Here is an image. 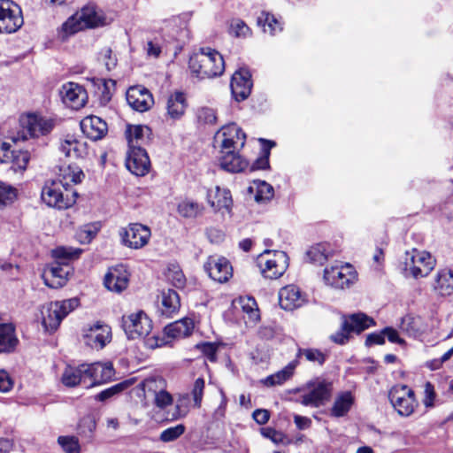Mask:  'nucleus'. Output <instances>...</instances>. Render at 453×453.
Segmentation results:
<instances>
[{"label":"nucleus","mask_w":453,"mask_h":453,"mask_svg":"<svg viewBox=\"0 0 453 453\" xmlns=\"http://www.w3.org/2000/svg\"><path fill=\"white\" fill-rule=\"evenodd\" d=\"M202 207L191 201H183L178 205V212L185 218H195L201 212Z\"/></svg>","instance_id":"52"},{"label":"nucleus","mask_w":453,"mask_h":453,"mask_svg":"<svg viewBox=\"0 0 453 453\" xmlns=\"http://www.w3.org/2000/svg\"><path fill=\"white\" fill-rule=\"evenodd\" d=\"M127 388V382H120L118 384H115L100 393H98L95 399L100 402H105L119 394H121L126 388Z\"/></svg>","instance_id":"47"},{"label":"nucleus","mask_w":453,"mask_h":453,"mask_svg":"<svg viewBox=\"0 0 453 453\" xmlns=\"http://www.w3.org/2000/svg\"><path fill=\"white\" fill-rule=\"evenodd\" d=\"M140 388L143 393V396L151 395L155 391L161 389L162 388H167L166 380L160 376H150L144 379L140 383Z\"/></svg>","instance_id":"42"},{"label":"nucleus","mask_w":453,"mask_h":453,"mask_svg":"<svg viewBox=\"0 0 453 453\" xmlns=\"http://www.w3.org/2000/svg\"><path fill=\"white\" fill-rule=\"evenodd\" d=\"M54 303H58L59 307V313L62 318H65L71 311H73L79 305V300L77 298H71L63 301H56Z\"/></svg>","instance_id":"59"},{"label":"nucleus","mask_w":453,"mask_h":453,"mask_svg":"<svg viewBox=\"0 0 453 453\" xmlns=\"http://www.w3.org/2000/svg\"><path fill=\"white\" fill-rule=\"evenodd\" d=\"M59 150L72 158H84L88 153L87 142L73 134H66L60 141Z\"/></svg>","instance_id":"22"},{"label":"nucleus","mask_w":453,"mask_h":453,"mask_svg":"<svg viewBox=\"0 0 453 453\" xmlns=\"http://www.w3.org/2000/svg\"><path fill=\"white\" fill-rule=\"evenodd\" d=\"M60 96L63 103L74 110L83 107L88 99L86 90L75 82H67L62 85Z\"/></svg>","instance_id":"17"},{"label":"nucleus","mask_w":453,"mask_h":453,"mask_svg":"<svg viewBox=\"0 0 453 453\" xmlns=\"http://www.w3.org/2000/svg\"><path fill=\"white\" fill-rule=\"evenodd\" d=\"M425 398L423 400V403L426 407H433L434 406V401L435 398V392H434V385L427 381L425 384Z\"/></svg>","instance_id":"64"},{"label":"nucleus","mask_w":453,"mask_h":453,"mask_svg":"<svg viewBox=\"0 0 453 453\" xmlns=\"http://www.w3.org/2000/svg\"><path fill=\"white\" fill-rule=\"evenodd\" d=\"M19 344L15 326L12 323L0 324V353H12Z\"/></svg>","instance_id":"27"},{"label":"nucleus","mask_w":453,"mask_h":453,"mask_svg":"<svg viewBox=\"0 0 453 453\" xmlns=\"http://www.w3.org/2000/svg\"><path fill=\"white\" fill-rule=\"evenodd\" d=\"M324 280L334 288H349L357 280V272L349 264L335 265L324 270Z\"/></svg>","instance_id":"8"},{"label":"nucleus","mask_w":453,"mask_h":453,"mask_svg":"<svg viewBox=\"0 0 453 453\" xmlns=\"http://www.w3.org/2000/svg\"><path fill=\"white\" fill-rule=\"evenodd\" d=\"M150 129L146 126H130L127 130V138L128 140V147L130 148V140L135 145H140L139 141L142 140L145 134H149Z\"/></svg>","instance_id":"51"},{"label":"nucleus","mask_w":453,"mask_h":453,"mask_svg":"<svg viewBox=\"0 0 453 453\" xmlns=\"http://www.w3.org/2000/svg\"><path fill=\"white\" fill-rule=\"evenodd\" d=\"M197 118L200 122L205 124H214L217 119L215 111L208 107L201 108L197 112Z\"/></svg>","instance_id":"61"},{"label":"nucleus","mask_w":453,"mask_h":453,"mask_svg":"<svg viewBox=\"0 0 453 453\" xmlns=\"http://www.w3.org/2000/svg\"><path fill=\"white\" fill-rule=\"evenodd\" d=\"M288 257L284 251L274 250L270 258L261 256L259 265L262 274L271 280L280 278L288 268Z\"/></svg>","instance_id":"12"},{"label":"nucleus","mask_w":453,"mask_h":453,"mask_svg":"<svg viewBox=\"0 0 453 453\" xmlns=\"http://www.w3.org/2000/svg\"><path fill=\"white\" fill-rule=\"evenodd\" d=\"M16 197V188L5 182L0 181V208L12 203Z\"/></svg>","instance_id":"46"},{"label":"nucleus","mask_w":453,"mask_h":453,"mask_svg":"<svg viewBox=\"0 0 453 453\" xmlns=\"http://www.w3.org/2000/svg\"><path fill=\"white\" fill-rule=\"evenodd\" d=\"M207 199L211 206L215 210H229L232 205L230 191L226 188H220L218 186L214 189L208 191Z\"/></svg>","instance_id":"30"},{"label":"nucleus","mask_w":453,"mask_h":453,"mask_svg":"<svg viewBox=\"0 0 453 453\" xmlns=\"http://www.w3.org/2000/svg\"><path fill=\"white\" fill-rule=\"evenodd\" d=\"M127 104L135 111L143 112L154 104L151 93L144 87L134 86L128 88L126 96Z\"/></svg>","instance_id":"19"},{"label":"nucleus","mask_w":453,"mask_h":453,"mask_svg":"<svg viewBox=\"0 0 453 453\" xmlns=\"http://www.w3.org/2000/svg\"><path fill=\"white\" fill-rule=\"evenodd\" d=\"M304 357L309 362L319 365H324L326 360V355L317 349H299L297 357Z\"/></svg>","instance_id":"45"},{"label":"nucleus","mask_w":453,"mask_h":453,"mask_svg":"<svg viewBox=\"0 0 453 453\" xmlns=\"http://www.w3.org/2000/svg\"><path fill=\"white\" fill-rule=\"evenodd\" d=\"M173 402V395L167 391L166 388L153 392L151 395L143 396V404L146 407L153 405L163 410L171 405Z\"/></svg>","instance_id":"36"},{"label":"nucleus","mask_w":453,"mask_h":453,"mask_svg":"<svg viewBox=\"0 0 453 453\" xmlns=\"http://www.w3.org/2000/svg\"><path fill=\"white\" fill-rule=\"evenodd\" d=\"M332 255V249L327 243H318L311 246L306 252L309 261L314 265H324Z\"/></svg>","instance_id":"37"},{"label":"nucleus","mask_w":453,"mask_h":453,"mask_svg":"<svg viewBox=\"0 0 453 453\" xmlns=\"http://www.w3.org/2000/svg\"><path fill=\"white\" fill-rule=\"evenodd\" d=\"M167 278L176 288H180L185 286L186 278L182 271L178 266L173 265V268L169 269Z\"/></svg>","instance_id":"57"},{"label":"nucleus","mask_w":453,"mask_h":453,"mask_svg":"<svg viewBox=\"0 0 453 453\" xmlns=\"http://www.w3.org/2000/svg\"><path fill=\"white\" fill-rule=\"evenodd\" d=\"M196 348L207 357L211 362L217 360V347L211 342H203L197 344Z\"/></svg>","instance_id":"60"},{"label":"nucleus","mask_w":453,"mask_h":453,"mask_svg":"<svg viewBox=\"0 0 453 453\" xmlns=\"http://www.w3.org/2000/svg\"><path fill=\"white\" fill-rule=\"evenodd\" d=\"M30 160V154L28 151L24 150H12L11 155H5L3 162L10 161L11 168L14 171H24Z\"/></svg>","instance_id":"41"},{"label":"nucleus","mask_w":453,"mask_h":453,"mask_svg":"<svg viewBox=\"0 0 453 453\" xmlns=\"http://www.w3.org/2000/svg\"><path fill=\"white\" fill-rule=\"evenodd\" d=\"M180 307V300L174 289L164 290L161 294V302L158 311L161 315L171 318L178 312Z\"/></svg>","instance_id":"26"},{"label":"nucleus","mask_w":453,"mask_h":453,"mask_svg":"<svg viewBox=\"0 0 453 453\" xmlns=\"http://www.w3.org/2000/svg\"><path fill=\"white\" fill-rule=\"evenodd\" d=\"M205 381L203 378H197L191 388L190 395L196 408H200L203 397Z\"/></svg>","instance_id":"49"},{"label":"nucleus","mask_w":453,"mask_h":453,"mask_svg":"<svg viewBox=\"0 0 453 453\" xmlns=\"http://www.w3.org/2000/svg\"><path fill=\"white\" fill-rule=\"evenodd\" d=\"M58 441L66 453H80L81 451L79 441L74 436H59Z\"/></svg>","instance_id":"55"},{"label":"nucleus","mask_w":453,"mask_h":453,"mask_svg":"<svg viewBox=\"0 0 453 453\" xmlns=\"http://www.w3.org/2000/svg\"><path fill=\"white\" fill-rule=\"evenodd\" d=\"M101 58L108 71L116 67L117 58L112 55V50L110 48H106L102 50Z\"/></svg>","instance_id":"63"},{"label":"nucleus","mask_w":453,"mask_h":453,"mask_svg":"<svg viewBox=\"0 0 453 453\" xmlns=\"http://www.w3.org/2000/svg\"><path fill=\"white\" fill-rule=\"evenodd\" d=\"M344 321L349 324L350 331L357 334H360L375 324L372 318L364 313L352 314Z\"/></svg>","instance_id":"39"},{"label":"nucleus","mask_w":453,"mask_h":453,"mask_svg":"<svg viewBox=\"0 0 453 453\" xmlns=\"http://www.w3.org/2000/svg\"><path fill=\"white\" fill-rule=\"evenodd\" d=\"M230 87L236 101L245 100L250 96L252 88L250 72L246 69L236 71L232 76Z\"/></svg>","instance_id":"20"},{"label":"nucleus","mask_w":453,"mask_h":453,"mask_svg":"<svg viewBox=\"0 0 453 453\" xmlns=\"http://www.w3.org/2000/svg\"><path fill=\"white\" fill-rule=\"evenodd\" d=\"M86 344L93 349H103L111 340V328L98 322L85 331Z\"/></svg>","instance_id":"25"},{"label":"nucleus","mask_w":453,"mask_h":453,"mask_svg":"<svg viewBox=\"0 0 453 453\" xmlns=\"http://www.w3.org/2000/svg\"><path fill=\"white\" fill-rule=\"evenodd\" d=\"M188 66L196 77L206 79L221 75L225 69V62L221 54L217 50L202 48L190 57Z\"/></svg>","instance_id":"2"},{"label":"nucleus","mask_w":453,"mask_h":453,"mask_svg":"<svg viewBox=\"0 0 453 453\" xmlns=\"http://www.w3.org/2000/svg\"><path fill=\"white\" fill-rule=\"evenodd\" d=\"M41 196L48 206L62 210L75 203L77 193L65 188L62 180H54L45 183Z\"/></svg>","instance_id":"4"},{"label":"nucleus","mask_w":453,"mask_h":453,"mask_svg":"<svg viewBox=\"0 0 453 453\" xmlns=\"http://www.w3.org/2000/svg\"><path fill=\"white\" fill-rule=\"evenodd\" d=\"M23 25L22 12L11 0H0V33L12 34Z\"/></svg>","instance_id":"9"},{"label":"nucleus","mask_w":453,"mask_h":453,"mask_svg":"<svg viewBox=\"0 0 453 453\" xmlns=\"http://www.w3.org/2000/svg\"><path fill=\"white\" fill-rule=\"evenodd\" d=\"M129 282V273L123 265H118L109 269L104 280L107 289L120 293L126 289Z\"/></svg>","instance_id":"21"},{"label":"nucleus","mask_w":453,"mask_h":453,"mask_svg":"<svg viewBox=\"0 0 453 453\" xmlns=\"http://www.w3.org/2000/svg\"><path fill=\"white\" fill-rule=\"evenodd\" d=\"M121 327L130 340L149 336L152 330V321L143 311L123 315Z\"/></svg>","instance_id":"6"},{"label":"nucleus","mask_w":453,"mask_h":453,"mask_svg":"<svg viewBox=\"0 0 453 453\" xmlns=\"http://www.w3.org/2000/svg\"><path fill=\"white\" fill-rule=\"evenodd\" d=\"M388 398L401 416H410L417 405L414 391L406 385L393 387L389 391Z\"/></svg>","instance_id":"10"},{"label":"nucleus","mask_w":453,"mask_h":453,"mask_svg":"<svg viewBox=\"0 0 453 453\" xmlns=\"http://www.w3.org/2000/svg\"><path fill=\"white\" fill-rule=\"evenodd\" d=\"M434 289L443 296L453 294V271L449 269L439 271L436 274Z\"/></svg>","instance_id":"32"},{"label":"nucleus","mask_w":453,"mask_h":453,"mask_svg":"<svg viewBox=\"0 0 453 453\" xmlns=\"http://www.w3.org/2000/svg\"><path fill=\"white\" fill-rule=\"evenodd\" d=\"M185 432V426L182 424H179L175 426H172L165 429L161 432L159 439L163 442H170L177 440Z\"/></svg>","instance_id":"53"},{"label":"nucleus","mask_w":453,"mask_h":453,"mask_svg":"<svg viewBox=\"0 0 453 453\" xmlns=\"http://www.w3.org/2000/svg\"><path fill=\"white\" fill-rule=\"evenodd\" d=\"M273 196V188L265 181H259L255 195L257 202L268 201Z\"/></svg>","instance_id":"56"},{"label":"nucleus","mask_w":453,"mask_h":453,"mask_svg":"<svg viewBox=\"0 0 453 453\" xmlns=\"http://www.w3.org/2000/svg\"><path fill=\"white\" fill-rule=\"evenodd\" d=\"M352 333L349 327V324L343 320L341 328L338 332L331 335V340L338 344H345L349 338V334Z\"/></svg>","instance_id":"58"},{"label":"nucleus","mask_w":453,"mask_h":453,"mask_svg":"<svg viewBox=\"0 0 453 453\" xmlns=\"http://www.w3.org/2000/svg\"><path fill=\"white\" fill-rule=\"evenodd\" d=\"M84 176V173L79 166L69 165L60 167L58 178L56 180H62L64 187L68 188L71 183H81Z\"/></svg>","instance_id":"35"},{"label":"nucleus","mask_w":453,"mask_h":453,"mask_svg":"<svg viewBox=\"0 0 453 453\" xmlns=\"http://www.w3.org/2000/svg\"><path fill=\"white\" fill-rule=\"evenodd\" d=\"M85 377L88 379L91 383L87 388L101 385L111 380L114 374V369L111 363H93L84 364Z\"/></svg>","instance_id":"16"},{"label":"nucleus","mask_w":453,"mask_h":453,"mask_svg":"<svg viewBox=\"0 0 453 453\" xmlns=\"http://www.w3.org/2000/svg\"><path fill=\"white\" fill-rule=\"evenodd\" d=\"M62 383L68 388H73L86 381L84 364L75 367L67 365L61 377Z\"/></svg>","instance_id":"34"},{"label":"nucleus","mask_w":453,"mask_h":453,"mask_svg":"<svg viewBox=\"0 0 453 453\" xmlns=\"http://www.w3.org/2000/svg\"><path fill=\"white\" fill-rule=\"evenodd\" d=\"M71 273L72 267L68 263L55 261L44 270L42 279L49 288H59L65 285Z\"/></svg>","instance_id":"15"},{"label":"nucleus","mask_w":453,"mask_h":453,"mask_svg":"<svg viewBox=\"0 0 453 453\" xmlns=\"http://www.w3.org/2000/svg\"><path fill=\"white\" fill-rule=\"evenodd\" d=\"M355 397L350 391H343L339 393L331 408V416L341 418L345 416L352 405L354 404Z\"/></svg>","instance_id":"31"},{"label":"nucleus","mask_w":453,"mask_h":453,"mask_svg":"<svg viewBox=\"0 0 453 453\" xmlns=\"http://www.w3.org/2000/svg\"><path fill=\"white\" fill-rule=\"evenodd\" d=\"M193 328V320L186 318L166 326L165 327V333L168 337L181 338L189 335Z\"/></svg>","instance_id":"33"},{"label":"nucleus","mask_w":453,"mask_h":453,"mask_svg":"<svg viewBox=\"0 0 453 453\" xmlns=\"http://www.w3.org/2000/svg\"><path fill=\"white\" fill-rule=\"evenodd\" d=\"M280 306L286 311H293L305 303L300 288L296 285H288L279 292Z\"/></svg>","instance_id":"23"},{"label":"nucleus","mask_w":453,"mask_h":453,"mask_svg":"<svg viewBox=\"0 0 453 453\" xmlns=\"http://www.w3.org/2000/svg\"><path fill=\"white\" fill-rule=\"evenodd\" d=\"M229 32L235 37H248L250 35V29L248 25L240 19H234L231 21Z\"/></svg>","instance_id":"54"},{"label":"nucleus","mask_w":453,"mask_h":453,"mask_svg":"<svg viewBox=\"0 0 453 453\" xmlns=\"http://www.w3.org/2000/svg\"><path fill=\"white\" fill-rule=\"evenodd\" d=\"M22 125L30 137H39L50 134L55 127V121L37 114H27L22 119Z\"/></svg>","instance_id":"18"},{"label":"nucleus","mask_w":453,"mask_h":453,"mask_svg":"<svg viewBox=\"0 0 453 453\" xmlns=\"http://www.w3.org/2000/svg\"><path fill=\"white\" fill-rule=\"evenodd\" d=\"M101 25H103V19L96 12V8L94 6H85L67 19L58 34L62 40H65L79 31L94 28Z\"/></svg>","instance_id":"3"},{"label":"nucleus","mask_w":453,"mask_h":453,"mask_svg":"<svg viewBox=\"0 0 453 453\" xmlns=\"http://www.w3.org/2000/svg\"><path fill=\"white\" fill-rule=\"evenodd\" d=\"M257 25L263 27L265 33L271 35H274L282 30L280 22L274 15L266 12H262L257 17Z\"/></svg>","instance_id":"40"},{"label":"nucleus","mask_w":453,"mask_h":453,"mask_svg":"<svg viewBox=\"0 0 453 453\" xmlns=\"http://www.w3.org/2000/svg\"><path fill=\"white\" fill-rule=\"evenodd\" d=\"M42 325L47 331L53 332L60 325L63 318L59 313L58 303L50 302L42 306Z\"/></svg>","instance_id":"29"},{"label":"nucleus","mask_w":453,"mask_h":453,"mask_svg":"<svg viewBox=\"0 0 453 453\" xmlns=\"http://www.w3.org/2000/svg\"><path fill=\"white\" fill-rule=\"evenodd\" d=\"M150 234V229L139 223H131L120 231L123 244L131 249H141L145 246Z\"/></svg>","instance_id":"13"},{"label":"nucleus","mask_w":453,"mask_h":453,"mask_svg":"<svg viewBox=\"0 0 453 453\" xmlns=\"http://www.w3.org/2000/svg\"><path fill=\"white\" fill-rule=\"evenodd\" d=\"M102 227L101 222L96 221L83 225L78 231V238L81 243L90 242Z\"/></svg>","instance_id":"43"},{"label":"nucleus","mask_w":453,"mask_h":453,"mask_svg":"<svg viewBox=\"0 0 453 453\" xmlns=\"http://www.w3.org/2000/svg\"><path fill=\"white\" fill-rule=\"evenodd\" d=\"M82 133L90 140H101L107 134L106 122L97 116H87L81 121Z\"/></svg>","instance_id":"24"},{"label":"nucleus","mask_w":453,"mask_h":453,"mask_svg":"<svg viewBox=\"0 0 453 453\" xmlns=\"http://www.w3.org/2000/svg\"><path fill=\"white\" fill-rule=\"evenodd\" d=\"M297 364V360H293L280 371L266 377L263 380L264 384L267 387L282 385L285 381L288 380L292 377Z\"/></svg>","instance_id":"38"},{"label":"nucleus","mask_w":453,"mask_h":453,"mask_svg":"<svg viewBox=\"0 0 453 453\" xmlns=\"http://www.w3.org/2000/svg\"><path fill=\"white\" fill-rule=\"evenodd\" d=\"M221 153L220 166L230 173L243 171L248 163L235 152L237 147H243L246 134L234 123L228 124L221 129Z\"/></svg>","instance_id":"1"},{"label":"nucleus","mask_w":453,"mask_h":453,"mask_svg":"<svg viewBox=\"0 0 453 453\" xmlns=\"http://www.w3.org/2000/svg\"><path fill=\"white\" fill-rule=\"evenodd\" d=\"M187 107V98L183 92L175 91L168 96L166 109L171 119H180L184 115Z\"/></svg>","instance_id":"28"},{"label":"nucleus","mask_w":453,"mask_h":453,"mask_svg":"<svg viewBox=\"0 0 453 453\" xmlns=\"http://www.w3.org/2000/svg\"><path fill=\"white\" fill-rule=\"evenodd\" d=\"M404 271L414 278L426 277L435 265V259L425 250L413 249L406 251L404 257Z\"/></svg>","instance_id":"5"},{"label":"nucleus","mask_w":453,"mask_h":453,"mask_svg":"<svg viewBox=\"0 0 453 453\" xmlns=\"http://www.w3.org/2000/svg\"><path fill=\"white\" fill-rule=\"evenodd\" d=\"M81 253V249H73L71 247H58L52 250V256L57 259V261L62 260L61 262L77 258Z\"/></svg>","instance_id":"48"},{"label":"nucleus","mask_w":453,"mask_h":453,"mask_svg":"<svg viewBox=\"0 0 453 453\" xmlns=\"http://www.w3.org/2000/svg\"><path fill=\"white\" fill-rule=\"evenodd\" d=\"M241 303L243 311L248 314L250 319L252 322H257L259 320V310L257 308V302L253 297L241 299Z\"/></svg>","instance_id":"50"},{"label":"nucleus","mask_w":453,"mask_h":453,"mask_svg":"<svg viewBox=\"0 0 453 453\" xmlns=\"http://www.w3.org/2000/svg\"><path fill=\"white\" fill-rule=\"evenodd\" d=\"M203 269L211 279L224 283L233 276V267L224 257L210 256L203 265Z\"/></svg>","instance_id":"14"},{"label":"nucleus","mask_w":453,"mask_h":453,"mask_svg":"<svg viewBox=\"0 0 453 453\" xmlns=\"http://www.w3.org/2000/svg\"><path fill=\"white\" fill-rule=\"evenodd\" d=\"M259 142L261 143H266L268 146L266 148H264V155L258 157L251 165L250 170L256 171V170H265L268 169L269 165V156H270V150L275 145V142L273 141H268L264 138H260Z\"/></svg>","instance_id":"44"},{"label":"nucleus","mask_w":453,"mask_h":453,"mask_svg":"<svg viewBox=\"0 0 453 453\" xmlns=\"http://www.w3.org/2000/svg\"><path fill=\"white\" fill-rule=\"evenodd\" d=\"M126 166L136 176H144L150 167V161L146 150L141 145H135L131 140L130 148L127 153Z\"/></svg>","instance_id":"11"},{"label":"nucleus","mask_w":453,"mask_h":453,"mask_svg":"<svg viewBox=\"0 0 453 453\" xmlns=\"http://www.w3.org/2000/svg\"><path fill=\"white\" fill-rule=\"evenodd\" d=\"M332 390V383L325 380L309 382L300 395V403L312 408L320 407L330 399Z\"/></svg>","instance_id":"7"},{"label":"nucleus","mask_w":453,"mask_h":453,"mask_svg":"<svg viewBox=\"0 0 453 453\" xmlns=\"http://www.w3.org/2000/svg\"><path fill=\"white\" fill-rule=\"evenodd\" d=\"M96 423L95 419L90 416L85 417L81 420V423H80L81 434H84L90 437L93 434L94 431L96 430Z\"/></svg>","instance_id":"62"}]
</instances>
